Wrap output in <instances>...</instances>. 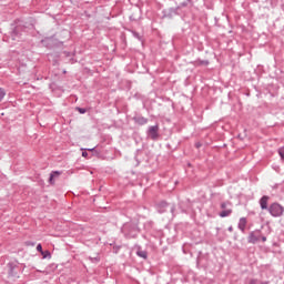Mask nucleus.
Here are the masks:
<instances>
[{"label": "nucleus", "mask_w": 284, "mask_h": 284, "mask_svg": "<svg viewBox=\"0 0 284 284\" xmlns=\"http://www.w3.org/2000/svg\"><path fill=\"white\" fill-rule=\"evenodd\" d=\"M121 232L122 234H124L126 239H135L139 232H141V230L139 229V222L132 221V222L125 223L122 226Z\"/></svg>", "instance_id": "obj_1"}, {"label": "nucleus", "mask_w": 284, "mask_h": 284, "mask_svg": "<svg viewBox=\"0 0 284 284\" xmlns=\"http://www.w3.org/2000/svg\"><path fill=\"white\" fill-rule=\"evenodd\" d=\"M27 28L28 27H26V24H23V22L18 21L17 26L11 31V39L13 41H18V39H21V33L26 32Z\"/></svg>", "instance_id": "obj_2"}, {"label": "nucleus", "mask_w": 284, "mask_h": 284, "mask_svg": "<svg viewBox=\"0 0 284 284\" xmlns=\"http://www.w3.org/2000/svg\"><path fill=\"white\" fill-rule=\"evenodd\" d=\"M267 212L271 214V216H274V217L283 216L284 207L277 202H274L268 206Z\"/></svg>", "instance_id": "obj_3"}, {"label": "nucleus", "mask_w": 284, "mask_h": 284, "mask_svg": "<svg viewBox=\"0 0 284 284\" xmlns=\"http://www.w3.org/2000/svg\"><path fill=\"white\" fill-rule=\"evenodd\" d=\"M230 205H232V203H230V202L221 203V210H223L219 213V216H221V219H225V217L232 215V209H227V207H230Z\"/></svg>", "instance_id": "obj_4"}, {"label": "nucleus", "mask_w": 284, "mask_h": 284, "mask_svg": "<svg viewBox=\"0 0 284 284\" xmlns=\"http://www.w3.org/2000/svg\"><path fill=\"white\" fill-rule=\"evenodd\" d=\"M261 241V230L252 231L247 236V243H252L253 245H256Z\"/></svg>", "instance_id": "obj_5"}, {"label": "nucleus", "mask_w": 284, "mask_h": 284, "mask_svg": "<svg viewBox=\"0 0 284 284\" xmlns=\"http://www.w3.org/2000/svg\"><path fill=\"white\" fill-rule=\"evenodd\" d=\"M148 136H150L152 141H156V139H159V125L150 126L148 130Z\"/></svg>", "instance_id": "obj_6"}, {"label": "nucleus", "mask_w": 284, "mask_h": 284, "mask_svg": "<svg viewBox=\"0 0 284 284\" xmlns=\"http://www.w3.org/2000/svg\"><path fill=\"white\" fill-rule=\"evenodd\" d=\"M270 202V196L264 195L260 199V207L261 210H270V206H267V203Z\"/></svg>", "instance_id": "obj_7"}, {"label": "nucleus", "mask_w": 284, "mask_h": 284, "mask_svg": "<svg viewBox=\"0 0 284 284\" xmlns=\"http://www.w3.org/2000/svg\"><path fill=\"white\" fill-rule=\"evenodd\" d=\"M168 205L170 204H168V202L165 201L158 203L156 207H158L159 214H164V212H166Z\"/></svg>", "instance_id": "obj_8"}, {"label": "nucleus", "mask_w": 284, "mask_h": 284, "mask_svg": "<svg viewBox=\"0 0 284 284\" xmlns=\"http://www.w3.org/2000/svg\"><path fill=\"white\" fill-rule=\"evenodd\" d=\"M62 174L61 171H52L49 178L50 185H54V179H59V175Z\"/></svg>", "instance_id": "obj_9"}, {"label": "nucleus", "mask_w": 284, "mask_h": 284, "mask_svg": "<svg viewBox=\"0 0 284 284\" xmlns=\"http://www.w3.org/2000/svg\"><path fill=\"white\" fill-rule=\"evenodd\" d=\"M237 227L241 230V232H245V227H247V219L241 217Z\"/></svg>", "instance_id": "obj_10"}, {"label": "nucleus", "mask_w": 284, "mask_h": 284, "mask_svg": "<svg viewBox=\"0 0 284 284\" xmlns=\"http://www.w3.org/2000/svg\"><path fill=\"white\" fill-rule=\"evenodd\" d=\"M9 267V276H17V272L14 270H17V267H19L14 262H11L8 264Z\"/></svg>", "instance_id": "obj_11"}, {"label": "nucleus", "mask_w": 284, "mask_h": 284, "mask_svg": "<svg viewBox=\"0 0 284 284\" xmlns=\"http://www.w3.org/2000/svg\"><path fill=\"white\" fill-rule=\"evenodd\" d=\"M133 120L138 125H145L148 124V119L141 115L134 116Z\"/></svg>", "instance_id": "obj_12"}, {"label": "nucleus", "mask_w": 284, "mask_h": 284, "mask_svg": "<svg viewBox=\"0 0 284 284\" xmlns=\"http://www.w3.org/2000/svg\"><path fill=\"white\" fill-rule=\"evenodd\" d=\"M136 254L140 256V258H148V252L146 251L138 250Z\"/></svg>", "instance_id": "obj_13"}, {"label": "nucleus", "mask_w": 284, "mask_h": 284, "mask_svg": "<svg viewBox=\"0 0 284 284\" xmlns=\"http://www.w3.org/2000/svg\"><path fill=\"white\" fill-rule=\"evenodd\" d=\"M248 284H270V282L265 281H260V280H256V278H253L248 282Z\"/></svg>", "instance_id": "obj_14"}, {"label": "nucleus", "mask_w": 284, "mask_h": 284, "mask_svg": "<svg viewBox=\"0 0 284 284\" xmlns=\"http://www.w3.org/2000/svg\"><path fill=\"white\" fill-rule=\"evenodd\" d=\"M40 254L42 255V258H52L50 251H42Z\"/></svg>", "instance_id": "obj_15"}, {"label": "nucleus", "mask_w": 284, "mask_h": 284, "mask_svg": "<svg viewBox=\"0 0 284 284\" xmlns=\"http://www.w3.org/2000/svg\"><path fill=\"white\" fill-rule=\"evenodd\" d=\"M195 65H210V61L207 60H197Z\"/></svg>", "instance_id": "obj_16"}, {"label": "nucleus", "mask_w": 284, "mask_h": 284, "mask_svg": "<svg viewBox=\"0 0 284 284\" xmlns=\"http://www.w3.org/2000/svg\"><path fill=\"white\" fill-rule=\"evenodd\" d=\"M75 110H77V112H79L80 114H85V112H88L87 109L81 108V106H77Z\"/></svg>", "instance_id": "obj_17"}, {"label": "nucleus", "mask_w": 284, "mask_h": 284, "mask_svg": "<svg viewBox=\"0 0 284 284\" xmlns=\"http://www.w3.org/2000/svg\"><path fill=\"white\" fill-rule=\"evenodd\" d=\"M6 97V90L3 88H0V101H3Z\"/></svg>", "instance_id": "obj_18"}, {"label": "nucleus", "mask_w": 284, "mask_h": 284, "mask_svg": "<svg viewBox=\"0 0 284 284\" xmlns=\"http://www.w3.org/2000/svg\"><path fill=\"white\" fill-rule=\"evenodd\" d=\"M278 154H280L282 161H284V146L278 149Z\"/></svg>", "instance_id": "obj_19"}, {"label": "nucleus", "mask_w": 284, "mask_h": 284, "mask_svg": "<svg viewBox=\"0 0 284 284\" xmlns=\"http://www.w3.org/2000/svg\"><path fill=\"white\" fill-rule=\"evenodd\" d=\"M132 34H133V37H134L135 39H138L139 41L142 40L141 34H139V32L132 31Z\"/></svg>", "instance_id": "obj_20"}, {"label": "nucleus", "mask_w": 284, "mask_h": 284, "mask_svg": "<svg viewBox=\"0 0 284 284\" xmlns=\"http://www.w3.org/2000/svg\"><path fill=\"white\" fill-rule=\"evenodd\" d=\"M91 263H99L101 261V257L95 256V257H90Z\"/></svg>", "instance_id": "obj_21"}, {"label": "nucleus", "mask_w": 284, "mask_h": 284, "mask_svg": "<svg viewBox=\"0 0 284 284\" xmlns=\"http://www.w3.org/2000/svg\"><path fill=\"white\" fill-rule=\"evenodd\" d=\"M37 251L40 252V254H41L43 252V246L41 244H38Z\"/></svg>", "instance_id": "obj_22"}, {"label": "nucleus", "mask_w": 284, "mask_h": 284, "mask_svg": "<svg viewBox=\"0 0 284 284\" xmlns=\"http://www.w3.org/2000/svg\"><path fill=\"white\" fill-rule=\"evenodd\" d=\"M260 241H262V243H265V241H267V237L261 234Z\"/></svg>", "instance_id": "obj_23"}, {"label": "nucleus", "mask_w": 284, "mask_h": 284, "mask_svg": "<svg viewBox=\"0 0 284 284\" xmlns=\"http://www.w3.org/2000/svg\"><path fill=\"white\" fill-rule=\"evenodd\" d=\"M26 245H28V246H30L31 245V247H34V245H36V243L34 242H26Z\"/></svg>", "instance_id": "obj_24"}, {"label": "nucleus", "mask_w": 284, "mask_h": 284, "mask_svg": "<svg viewBox=\"0 0 284 284\" xmlns=\"http://www.w3.org/2000/svg\"><path fill=\"white\" fill-rule=\"evenodd\" d=\"M186 6H187V1L180 3L179 8H186Z\"/></svg>", "instance_id": "obj_25"}, {"label": "nucleus", "mask_w": 284, "mask_h": 284, "mask_svg": "<svg viewBox=\"0 0 284 284\" xmlns=\"http://www.w3.org/2000/svg\"><path fill=\"white\" fill-rule=\"evenodd\" d=\"M82 156H83L84 159H88V153H87V151H83V152H82Z\"/></svg>", "instance_id": "obj_26"}, {"label": "nucleus", "mask_w": 284, "mask_h": 284, "mask_svg": "<svg viewBox=\"0 0 284 284\" xmlns=\"http://www.w3.org/2000/svg\"><path fill=\"white\" fill-rule=\"evenodd\" d=\"M174 210H175V207H174V205H172V206H171V212H172V214H174Z\"/></svg>", "instance_id": "obj_27"}, {"label": "nucleus", "mask_w": 284, "mask_h": 284, "mask_svg": "<svg viewBox=\"0 0 284 284\" xmlns=\"http://www.w3.org/2000/svg\"><path fill=\"white\" fill-rule=\"evenodd\" d=\"M229 232H234V227H233V226H230V227H229Z\"/></svg>", "instance_id": "obj_28"}, {"label": "nucleus", "mask_w": 284, "mask_h": 284, "mask_svg": "<svg viewBox=\"0 0 284 284\" xmlns=\"http://www.w3.org/2000/svg\"><path fill=\"white\" fill-rule=\"evenodd\" d=\"M195 148H197V149L201 148V143H199V142L195 143Z\"/></svg>", "instance_id": "obj_29"}, {"label": "nucleus", "mask_w": 284, "mask_h": 284, "mask_svg": "<svg viewBox=\"0 0 284 284\" xmlns=\"http://www.w3.org/2000/svg\"><path fill=\"white\" fill-rule=\"evenodd\" d=\"M89 150V152H94V149H88Z\"/></svg>", "instance_id": "obj_30"}, {"label": "nucleus", "mask_w": 284, "mask_h": 284, "mask_svg": "<svg viewBox=\"0 0 284 284\" xmlns=\"http://www.w3.org/2000/svg\"><path fill=\"white\" fill-rule=\"evenodd\" d=\"M118 252H119V248H118V250H115V254H118Z\"/></svg>", "instance_id": "obj_31"}]
</instances>
